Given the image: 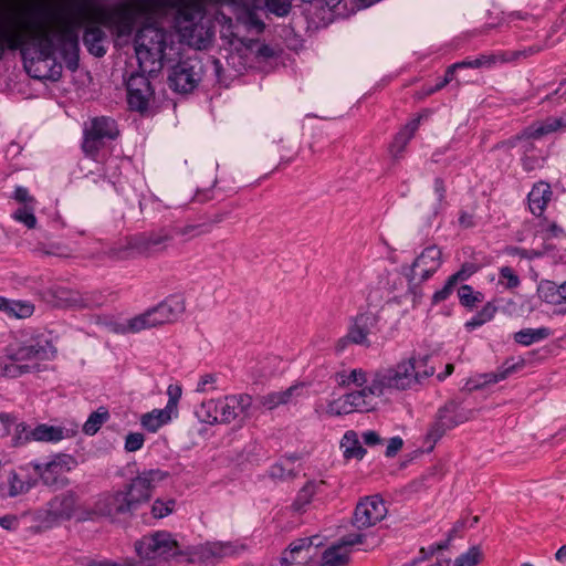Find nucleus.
Here are the masks:
<instances>
[{
	"label": "nucleus",
	"mask_w": 566,
	"mask_h": 566,
	"mask_svg": "<svg viewBox=\"0 0 566 566\" xmlns=\"http://www.w3.org/2000/svg\"><path fill=\"white\" fill-rule=\"evenodd\" d=\"M326 412L331 416H342L352 413L347 394L334 399L327 405Z\"/></svg>",
	"instance_id": "obj_52"
},
{
	"label": "nucleus",
	"mask_w": 566,
	"mask_h": 566,
	"mask_svg": "<svg viewBox=\"0 0 566 566\" xmlns=\"http://www.w3.org/2000/svg\"><path fill=\"white\" fill-rule=\"evenodd\" d=\"M411 138L412 136L410 135V133L401 129L395 136V139L390 146V153L392 154V156L396 158L399 157L403 153L407 144L410 142Z\"/></svg>",
	"instance_id": "obj_55"
},
{
	"label": "nucleus",
	"mask_w": 566,
	"mask_h": 566,
	"mask_svg": "<svg viewBox=\"0 0 566 566\" xmlns=\"http://www.w3.org/2000/svg\"><path fill=\"white\" fill-rule=\"evenodd\" d=\"M298 458L296 455L286 457L269 469V476L272 480L287 481L293 480L297 475L294 463Z\"/></svg>",
	"instance_id": "obj_30"
},
{
	"label": "nucleus",
	"mask_w": 566,
	"mask_h": 566,
	"mask_svg": "<svg viewBox=\"0 0 566 566\" xmlns=\"http://www.w3.org/2000/svg\"><path fill=\"white\" fill-rule=\"evenodd\" d=\"M220 221H222V218L218 217L213 220V223ZM167 228H170L171 240H174L175 237H180L184 239V241H189L202 234L209 233L212 229V222L172 224L167 226Z\"/></svg>",
	"instance_id": "obj_26"
},
{
	"label": "nucleus",
	"mask_w": 566,
	"mask_h": 566,
	"mask_svg": "<svg viewBox=\"0 0 566 566\" xmlns=\"http://www.w3.org/2000/svg\"><path fill=\"white\" fill-rule=\"evenodd\" d=\"M15 417L11 413H0V436H7L10 433L11 427H15Z\"/></svg>",
	"instance_id": "obj_64"
},
{
	"label": "nucleus",
	"mask_w": 566,
	"mask_h": 566,
	"mask_svg": "<svg viewBox=\"0 0 566 566\" xmlns=\"http://www.w3.org/2000/svg\"><path fill=\"white\" fill-rule=\"evenodd\" d=\"M552 332L548 327L523 328L514 333V342L522 346H531L534 343L544 340L551 336Z\"/></svg>",
	"instance_id": "obj_34"
},
{
	"label": "nucleus",
	"mask_w": 566,
	"mask_h": 566,
	"mask_svg": "<svg viewBox=\"0 0 566 566\" xmlns=\"http://www.w3.org/2000/svg\"><path fill=\"white\" fill-rule=\"evenodd\" d=\"M533 132L531 134L536 135L539 139L546 135L565 130L566 129V116L554 117L549 116L543 120H537L528 125Z\"/></svg>",
	"instance_id": "obj_29"
},
{
	"label": "nucleus",
	"mask_w": 566,
	"mask_h": 566,
	"mask_svg": "<svg viewBox=\"0 0 566 566\" xmlns=\"http://www.w3.org/2000/svg\"><path fill=\"white\" fill-rule=\"evenodd\" d=\"M109 418V412L105 407H99L96 411L92 412L85 423L83 424L84 433L94 436L102 424Z\"/></svg>",
	"instance_id": "obj_43"
},
{
	"label": "nucleus",
	"mask_w": 566,
	"mask_h": 566,
	"mask_svg": "<svg viewBox=\"0 0 566 566\" xmlns=\"http://www.w3.org/2000/svg\"><path fill=\"white\" fill-rule=\"evenodd\" d=\"M175 504V500L163 501L158 499L153 503L151 513L154 517L163 518L174 511Z\"/></svg>",
	"instance_id": "obj_56"
},
{
	"label": "nucleus",
	"mask_w": 566,
	"mask_h": 566,
	"mask_svg": "<svg viewBox=\"0 0 566 566\" xmlns=\"http://www.w3.org/2000/svg\"><path fill=\"white\" fill-rule=\"evenodd\" d=\"M335 379L342 387L350 384L361 387L367 382V375L363 369H353L348 374L346 371L336 373Z\"/></svg>",
	"instance_id": "obj_46"
},
{
	"label": "nucleus",
	"mask_w": 566,
	"mask_h": 566,
	"mask_svg": "<svg viewBox=\"0 0 566 566\" xmlns=\"http://www.w3.org/2000/svg\"><path fill=\"white\" fill-rule=\"evenodd\" d=\"M145 437L140 432H129L125 438V450L127 452H136L144 446Z\"/></svg>",
	"instance_id": "obj_59"
},
{
	"label": "nucleus",
	"mask_w": 566,
	"mask_h": 566,
	"mask_svg": "<svg viewBox=\"0 0 566 566\" xmlns=\"http://www.w3.org/2000/svg\"><path fill=\"white\" fill-rule=\"evenodd\" d=\"M136 552L144 559H169L179 555V547L172 535L168 532H156L143 536L135 544Z\"/></svg>",
	"instance_id": "obj_10"
},
{
	"label": "nucleus",
	"mask_w": 566,
	"mask_h": 566,
	"mask_svg": "<svg viewBox=\"0 0 566 566\" xmlns=\"http://www.w3.org/2000/svg\"><path fill=\"white\" fill-rule=\"evenodd\" d=\"M0 312L9 318L24 319L34 313V304L27 300H11L0 295Z\"/></svg>",
	"instance_id": "obj_25"
},
{
	"label": "nucleus",
	"mask_w": 566,
	"mask_h": 566,
	"mask_svg": "<svg viewBox=\"0 0 566 566\" xmlns=\"http://www.w3.org/2000/svg\"><path fill=\"white\" fill-rule=\"evenodd\" d=\"M543 156L541 150L527 154L521 157L522 167L525 171L531 172L542 167L543 165Z\"/></svg>",
	"instance_id": "obj_57"
},
{
	"label": "nucleus",
	"mask_w": 566,
	"mask_h": 566,
	"mask_svg": "<svg viewBox=\"0 0 566 566\" xmlns=\"http://www.w3.org/2000/svg\"><path fill=\"white\" fill-rule=\"evenodd\" d=\"M302 387L298 385H294L289 387L283 391H273L260 398V402L263 407L269 410H273L274 408L285 405L292 400V397L298 394Z\"/></svg>",
	"instance_id": "obj_32"
},
{
	"label": "nucleus",
	"mask_w": 566,
	"mask_h": 566,
	"mask_svg": "<svg viewBox=\"0 0 566 566\" xmlns=\"http://www.w3.org/2000/svg\"><path fill=\"white\" fill-rule=\"evenodd\" d=\"M33 437V441L40 442H59L70 437L69 430L60 426H50L46 423L38 424L30 432Z\"/></svg>",
	"instance_id": "obj_28"
},
{
	"label": "nucleus",
	"mask_w": 566,
	"mask_h": 566,
	"mask_svg": "<svg viewBox=\"0 0 566 566\" xmlns=\"http://www.w3.org/2000/svg\"><path fill=\"white\" fill-rule=\"evenodd\" d=\"M482 558V552L479 546L470 547L465 553L458 556L454 566H476Z\"/></svg>",
	"instance_id": "obj_50"
},
{
	"label": "nucleus",
	"mask_w": 566,
	"mask_h": 566,
	"mask_svg": "<svg viewBox=\"0 0 566 566\" xmlns=\"http://www.w3.org/2000/svg\"><path fill=\"white\" fill-rule=\"evenodd\" d=\"M164 324H170L159 305L148 308L144 313L136 315L127 321L125 331L129 333H139L144 329L154 328Z\"/></svg>",
	"instance_id": "obj_21"
},
{
	"label": "nucleus",
	"mask_w": 566,
	"mask_h": 566,
	"mask_svg": "<svg viewBox=\"0 0 566 566\" xmlns=\"http://www.w3.org/2000/svg\"><path fill=\"white\" fill-rule=\"evenodd\" d=\"M532 132H533V129L530 126H527L523 130H521V139H520L518 149H520V153L522 156L527 155V154H533V153H536L539 150V149H537V147L534 143L536 139H539V138L536 135L531 134Z\"/></svg>",
	"instance_id": "obj_49"
},
{
	"label": "nucleus",
	"mask_w": 566,
	"mask_h": 566,
	"mask_svg": "<svg viewBox=\"0 0 566 566\" xmlns=\"http://www.w3.org/2000/svg\"><path fill=\"white\" fill-rule=\"evenodd\" d=\"M476 271L478 266L474 263H464L459 271L449 277L458 284L460 281H467Z\"/></svg>",
	"instance_id": "obj_62"
},
{
	"label": "nucleus",
	"mask_w": 566,
	"mask_h": 566,
	"mask_svg": "<svg viewBox=\"0 0 566 566\" xmlns=\"http://www.w3.org/2000/svg\"><path fill=\"white\" fill-rule=\"evenodd\" d=\"M433 190L437 196V202L432 206L431 213L428 218L429 220L436 218L442 210L443 205L446 203L447 188L444 185V180L442 178H434Z\"/></svg>",
	"instance_id": "obj_48"
},
{
	"label": "nucleus",
	"mask_w": 566,
	"mask_h": 566,
	"mask_svg": "<svg viewBox=\"0 0 566 566\" xmlns=\"http://www.w3.org/2000/svg\"><path fill=\"white\" fill-rule=\"evenodd\" d=\"M32 429L30 426L25 424L24 422L17 423L14 428V434L12 438V444L14 447L23 446L30 441H33V437L30 432H32Z\"/></svg>",
	"instance_id": "obj_53"
},
{
	"label": "nucleus",
	"mask_w": 566,
	"mask_h": 566,
	"mask_svg": "<svg viewBox=\"0 0 566 566\" xmlns=\"http://www.w3.org/2000/svg\"><path fill=\"white\" fill-rule=\"evenodd\" d=\"M158 305L169 323L176 322L186 310L185 300L179 295H170Z\"/></svg>",
	"instance_id": "obj_35"
},
{
	"label": "nucleus",
	"mask_w": 566,
	"mask_h": 566,
	"mask_svg": "<svg viewBox=\"0 0 566 566\" xmlns=\"http://www.w3.org/2000/svg\"><path fill=\"white\" fill-rule=\"evenodd\" d=\"M499 275L501 283L505 280V287L509 290L515 289L521 284L518 275L510 266H502Z\"/></svg>",
	"instance_id": "obj_58"
},
{
	"label": "nucleus",
	"mask_w": 566,
	"mask_h": 566,
	"mask_svg": "<svg viewBox=\"0 0 566 566\" xmlns=\"http://www.w3.org/2000/svg\"><path fill=\"white\" fill-rule=\"evenodd\" d=\"M13 218L17 221L23 223L29 229H33L36 226V218L31 206L19 208L17 211H14Z\"/></svg>",
	"instance_id": "obj_54"
},
{
	"label": "nucleus",
	"mask_w": 566,
	"mask_h": 566,
	"mask_svg": "<svg viewBox=\"0 0 566 566\" xmlns=\"http://www.w3.org/2000/svg\"><path fill=\"white\" fill-rule=\"evenodd\" d=\"M442 252L437 245L426 248L420 255L413 261L406 274L408 281L411 283L419 277L420 282L430 279L441 266Z\"/></svg>",
	"instance_id": "obj_16"
},
{
	"label": "nucleus",
	"mask_w": 566,
	"mask_h": 566,
	"mask_svg": "<svg viewBox=\"0 0 566 566\" xmlns=\"http://www.w3.org/2000/svg\"><path fill=\"white\" fill-rule=\"evenodd\" d=\"M553 196L549 184L536 182L527 196L528 207L534 216H542Z\"/></svg>",
	"instance_id": "obj_24"
},
{
	"label": "nucleus",
	"mask_w": 566,
	"mask_h": 566,
	"mask_svg": "<svg viewBox=\"0 0 566 566\" xmlns=\"http://www.w3.org/2000/svg\"><path fill=\"white\" fill-rule=\"evenodd\" d=\"M473 416L471 409L462 407L461 402L450 400L439 408L434 422L430 426L427 433V440L437 443L447 431L468 421Z\"/></svg>",
	"instance_id": "obj_8"
},
{
	"label": "nucleus",
	"mask_w": 566,
	"mask_h": 566,
	"mask_svg": "<svg viewBox=\"0 0 566 566\" xmlns=\"http://www.w3.org/2000/svg\"><path fill=\"white\" fill-rule=\"evenodd\" d=\"M171 242L170 228L166 226L130 237L125 245L111 249L109 255L116 260L149 258L165 252Z\"/></svg>",
	"instance_id": "obj_4"
},
{
	"label": "nucleus",
	"mask_w": 566,
	"mask_h": 566,
	"mask_svg": "<svg viewBox=\"0 0 566 566\" xmlns=\"http://www.w3.org/2000/svg\"><path fill=\"white\" fill-rule=\"evenodd\" d=\"M77 467V460L66 453H57L45 463L35 462L33 469L40 476L44 485L57 489H63L70 484L69 478L64 473L71 472Z\"/></svg>",
	"instance_id": "obj_6"
},
{
	"label": "nucleus",
	"mask_w": 566,
	"mask_h": 566,
	"mask_svg": "<svg viewBox=\"0 0 566 566\" xmlns=\"http://www.w3.org/2000/svg\"><path fill=\"white\" fill-rule=\"evenodd\" d=\"M387 515V507L379 495L360 500L354 511L353 524L361 530L376 525Z\"/></svg>",
	"instance_id": "obj_15"
},
{
	"label": "nucleus",
	"mask_w": 566,
	"mask_h": 566,
	"mask_svg": "<svg viewBox=\"0 0 566 566\" xmlns=\"http://www.w3.org/2000/svg\"><path fill=\"white\" fill-rule=\"evenodd\" d=\"M55 348L49 339H38L34 343L19 347L11 356L12 361L3 368V375L7 377H18L31 370L28 364H21L25 359H50L54 356Z\"/></svg>",
	"instance_id": "obj_7"
},
{
	"label": "nucleus",
	"mask_w": 566,
	"mask_h": 566,
	"mask_svg": "<svg viewBox=\"0 0 566 566\" xmlns=\"http://www.w3.org/2000/svg\"><path fill=\"white\" fill-rule=\"evenodd\" d=\"M524 366V360L515 361L514 358L506 359L496 373L489 375V382H497L507 378L511 374L521 369Z\"/></svg>",
	"instance_id": "obj_47"
},
{
	"label": "nucleus",
	"mask_w": 566,
	"mask_h": 566,
	"mask_svg": "<svg viewBox=\"0 0 566 566\" xmlns=\"http://www.w3.org/2000/svg\"><path fill=\"white\" fill-rule=\"evenodd\" d=\"M196 417L200 422L213 424L219 422L218 405L217 400L210 399L202 401L195 411Z\"/></svg>",
	"instance_id": "obj_41"
},
{
	"label": "nucleus",
	"mask_w": 566,
	"mask_h": 566,
	"mask_svg": "<svg viewBox=\"0 0 566 566\" xmlns=\"http://www.w3.org/2000/svg\"><path fill=\"white\" fill-rule=\"evenodd\" d=\"M56 304L73 308H94L102 305V296L95 293L82 294L76 291L57 289L55 291Z\"/></svg>",
	"instance_id": "obj_20"
},
{
	"label": "nucleus",
	"mask_w": 566,
	"mask_h": 566,
	"mask_svg": "<svg viewBox=\"0 0 566 566\" xmlns=\"http://www.w3.org/2000/svg\"><path fill=\"white\" fill-rule=\"evenodd\" d=\"M203 75V65L197 56H188L171 66L167 83L178 94H189L199 85Z\"/></svg>",
	"instance_id": "obj_5"
},
{
	"label": "nucleus",
	"mask_w": 566,
	"mask_h": 566,
	"mask_svg": "<svg viewBox=\"0 0 566 566\" xmlns=\"http://www.w3.org/2000/svg\"><path fill=\"white\" fill-rule=\"evenodd\" d=\"M98 19L104 27L115 30L118 36H128L134 30L135 14L128 6L102 11Z\"/></svg>",
	"instance_id": "obj_18"
},
{
	"label": "nucleus",
	"mask_w": 566,
	"mask_h": 566,
	"mask_svg": "<svg viewBox=\"0 0 566 566\" xmlns=\"http://www.w3.org/2000/svg\"><path fill=\"white\" fill-rule=\"evenodd\" d=\"M240 548L243 546L232 542H212L206 544L203 554L207 557L223 558L237 554Z\"/></svg>",
	"instance_id": "obj_38"
},
{
	"label": "nucleus",
	"mask_w": 566,
	"mask_h": 566,
	"mask_svg": "<svg viewBox=\"0 0 566 566\" xmlns=\"http://www.w3.org/2000/svg\"><path fill=\"white\" fill-rule=\"evenodd\" d=\"M455 285H457V283L453 282L450 277H448L444 286L441 290H438L432 295V300H431L432 305H436V304H439V303L446 301L453 292Z\"/></svg>",
	"instance_id": "obj_60"
},
{
	"label": "nucleus",
	"mask_w": 566,
	"mask_h": 566,
	"mask_svg": "<svg viewBox=\"0 0 566 566\" xmlns=\"http://www.w3.org/2000/svg\"><path fill=\"white\" fill-rule=\"evenodd\" d=\"M340 447L343 448V454L346 459L360 460L366 453V450L363 448L354 431H347L344 434Z\"/></svg>",
	"instance_id": "obj_37"
},
{
	"label": "nucleus",
	"mask_w": 566,
	"mask_h": 566,
	"mask_svg": "<svg viewBox=\"0 0 566 566\" xmlns=\"http://www.w3.org/2000/svg\"><path fill=\"white\" fill-rule=\"evenodd\" d=\"M314 538L315 537L297 538L287 546L286 552H289L291 556H295L296 554L301 553L304 549H310L311 546L314 544Z\"/></svg>",
	"instance_id": "obj_61"
},
{
	"label": "nucleus",
	"mask_w": 566,
	"mask_h": 566,
	"mask_svg": "<svg viewBox=\"0 0 566 566\" xmlns=\"http://www.w3.org/2000/svg\"><path fill=\"white\" fill-rule=\"evenodd\" d=\"M167 475V472L159 469L144 470L125 485L124 489L136 510L151 499L156 485Z\"/></svg>",
	"instance_id": "obj_12"
},
{
	"label": "nucleus",
	"mask_w": 566,
	"mask_h": 566,
	"mask_svg": "<svg viewBox=\"0 0 566 566\" xmlns=\"http://www.w3.org/2000/svg\"><path fill=\"white\" fill-rule=\"evenodd\" d=\"M106 39L105 31L97 25H90L84 30L83 43L87 51L96 57H102L106 54V48L104 46Z\"/></svg>",
	"instance_id": "obj_27"
},
{
	"label": "nucleus",
	"mask_w": 566,
	"mask_h": 566,
	"mask_svg": "<svg viewBox=\"0 0 566 566\" xmlns=\"http://www.w3.org/2000/svg\"><path fill=\"white\" fill-rule=\"evenodd\" d=\"M523 54V52H505L501 51L497 53L492 54H481L478 57H475L476 63H479L478 69L486 67L490 69L497 63H509L514 62L520 59V55Z\"/></svg>",
	"instance_id": "obj_36"
},
{
	"label": "nucleus",
	"mask_w": 566,
	"mask_h": 566,
	"mask_svg": "<svg viewBox=\"0 0 566 566\" xmlns=\"http://www.w3.org/2000/svg\"><path fill=\"white\" fill-rule=\"evenodd\" d=\"M537 292L542 301L552 305H559L566 312V281L559 285L549 280L542 281L538 284Z\"/></svg>",
	"instance_id": "obj_23"
},
{
	"label": "nucleus",
	"mask_w": 566,
	"mask_h": 566,
	"mask_svg": "<svg viewBox=\"0 0 566 566\" xmlns=\"http://www.w3.org/2000/svg\"><path fill=\"white\" fill-rule=\"evenodd\" d=\"M370 384L361 390H356L347 394L350 411H369L374 408L373 397H380L381 395L369 391Z\"/></svg>",
	"instance_id": "obj_31"
},
{
	"label": "nucleus",
	"mask_w": 566,
	"mask_h": 566,
	"mask_svg": "<svg viewBox=\"0 0 566 566\" xmlns=\"http://www.w3.org/2000/svg\"><path fill=\"white\" fill-rule=\"evenodd\" d=\"M463 526H464V522H458L457 525L450 532L449 538L447 541L431 545L428 548V551L422 547L420 549V555H421L420 557H417V558L412 559L411 562L403 564L402 566H417V564L419 562L427 559L429 556L433 555L437 551H442V549L448 548L452 534L455 533L459 527H463Z\"/></svg>",
	"instance_id": "obj_45"
},
{
	"label": "nucleus",
	"mask_w": 566,
	"mask_h": 566,
	"mask_svg": "<svg viewBox=\"0 0 566 566\" xmlns=\"http://www.w3.org/2000/svg\"><path fill=\"white\" fill-rule=\"evenodd\" d=\"M138 2L140 10L145 13L154 12L158 9L170 8L176 10V23L195 24L196 20L201 17V7L188 0H135Z\"/></svg>",
	"instance_id": "obj_13"
},
{
	"label": "nucleus",
	"mask_w": 566,
	"mask_h": 566,
	"mask_svg": "<svg viewBox=\"0 0 566 566\" xmlns=\"http://www.w3.org/2000/svg\"><path fill=\"white\" fill-rule=\"evenodd\" d=\"M135 511L133 501H130L125 489H123L99 494L94 504V512H86V516L81 517V520L91 518L92 515L114 520L119 516H132Z\"/></svg>",
	"instance_id": "obj_9"
},
{
	"label": "nucleus",
	"mask_w": 566,
	"mask_h": 566,
	"mask_svg": "<svg viewBox=\"0 0 566 566\" xmlns=\"http://www.w3.org/2000/svg\"><path fill=\"white\" fill-rule=\"evenodd\" d=\"M116 122L106 116L95 117L91 120L90 127L84 130V140L82 148L84 153L94 157L106 140H113L118 136Z\"/></svg>",
	"instance_id": "obj_11"
},
{
	"label": "nucleus",
	"mask_w": 566,
	"mask_h": 566,
	"mask_svg": "<svg viewBox=\"0 0 566 566\" xmlns=\"http://www.w3.org/2000/svg\"><path fill=\"white\" fill-rule=\"evenodd\" d=\"M168 38H171V34L153 24H146L137 31L134 48L143 72L151 74L163 69Z\"/></svg>",
	"instance_id": "obj_3"
},
{
	"label": "nucleus",
	"mask_w": 566,
	"mask_h": 566,
	"mask_svg": "<svg viewBox=\"0 0 566 566\" xmlns=\"http://www.w3.org/2000/svg\"><path fill=\"white\" fill-rule=\"evenodd\" d=\"M78 15L69 19H55L44 10L35 9L31 12L24 24V32H17L8 28L4 15L0 12V61L7 50H21L25 59L29 51H33L28 73L38 80L56 82L62 76V64L55 59L59 52L66 67L74 72L78 69L80 44L78 30L83 25V6L77 8Z\"/></svg>",
	"instance_id": "obj_1"
},
{
	"label": "nucleus",
	"mask_w": 566,
	"mask_h": 566,
	"mask_svg": "<svg viewBox=\"0 0 566 566\" xmlns=\"http://www.w3.org/2000/svg\"><path fill=\"white\" fill-rule=\"evenodd\" d=\"M324 484V481L318 483L315 481H308L297 493V496L293 503L296 511H302L312 500L317 489Z\"/></svg>",
	"instance_id": "obj_44"
},
{
	"label": "nucleus",
	"mask_w": 566,
	"mask_h": 566,
	"mask_svg": "<svg viewBox=\"0 0 566 566\" xmlns=\"http://www.w3.org/2000/svg\"><path fill=\"white\" fill-rule=\"evenodd\" d=\"M170 420L171 412H169L166 408L154 409L150 412H146L142 416L140 424L145 430L154 433Z\"/></svg>",
	"instance_id": "obj_33"
},
{
	"label": "nucleus",
	"mask_w": 566,
	"mask_h": 566,
	"mask_svg": "<svg viewBox=\"0 0 566 566\" xmlns=\"http://www.w3.org/2000/svg\"><path fill=\"white\" fill-rule=\"evenodd\" d=\"M458 297L460 304L469 310H473L484 300L483 293L474 291L473 287L468 284H463L458 289Z\"/></svg>",
	"instance_id": "obj_42"
},
{
	"label": "nucleus",
	"mask_w": 566,
	"mask_h": 566,
	"mask_svg": "<svg viewBox=\"0 0 566 566\" xmlns=\"http://www.w3.org/2000/svg\"><path fill=\"white\" fill-rule=\"evenodd\" d=\"M429 360V355L419 358L412 356L392 367L377 370L370 381L369 391L384 395L389 389H417L426 379L434 375L436 368L428 365Z\"/></svg>",
	"instance_id": "obj_2"
},
{
	"label": "nucleus",
	"mask_w": 566,
	"mask_h": 566,
	"mask_svg": "<svg viewBox=\"0 0 566 566\" xmlns=\"http://www.w3.org/2000/svg\"><path fill=\"white\" fill-rule=\"evenodd\" d=\"M146 72H133L126 80L127 103L132 111L144 114L148 111L149 102L155 91Z\"/></svg>",
	"instance_id": "obj_14"
},
{
	"label": "nucleus",
	"mask_w": 566,
	"mask_h": 566,
	"mask_svg": "<svg viewBox=\"0 0 566 566\" xmlns=\"http://www.w3.org/2000/svg\"><path fill=\"white\" fill-rule=\"evenodd\" d=\"M499 308L500 307L495 304V301L488 302L471 319L465 323V328L468 331H473L490 322L495 316Z\"/></svg>",
	"instance_id": "obj_40"
},
{
	"label": "nucleus",
	"mask_w": 566,
	"mask_h": 566,
	"mask_svg": "<svg viewBox=\"0 0 566 566\" xmlns=\"http://www.w3.org/2000/svg\"><path fill=\"white\" fill-rule=\"evenodd\" d=\"M349 554L342 545H333L324 551L321 566H347Z\"/></svg>",
	"instance_id": "obj_39"
},
{
	"label": "nucleus",
	"mask_w": 566,
	"mask_h": 566,
	"mask_svg": "<svg viewBox=\"0 0 566 566\" xmlns=\"http://www.w3.org/2000/svg\"><path fill=\"white\" fill-rule=\"evenodd\" d=\"M219 422L230 423L240 416H245L252 405V397L247 394L230 395L217 399Z\"/></svg>",
	"instance_id": "obj_19"
},
{
	"label": "nucleus",
	"mask_w": 566,
	"mask_h": 566,
	"mask_svg": "<svg viewBox=\"0 0 566 566\" xmlns=\"http://www.w3.org/2000/svg\"><path fill=\"white\" fill-rule=\"evenodd\" d=\"M34 486V482L23 481L17 473L9 476V495L17 496L27 493Z\"/></svg>",
	"instance_id": "obj_51"
},
{
	"label": "nucleus",
	"mask_w": 566,
	"mask_h": 566,
	"mask_svg": "<svg viewBox=\"0 0 566 566\" xmlns=\"http://www.w3.org/2000/svg\"><path fill=\"white\" fill-rule=\"evenodd\" d=\"M167 395L168 402L165 408L172 413L174 411H177L178 401L181 397V388L176 385H169L167 389Z\"/></svg>",
	"instance_id": "obj_63"
},
{
	"label": "nucleus",
	"mask_w": 566,
	"mask_h": 566,
	"mask_svg": "<svg viewBox=\"0 0 566 566\" xmlns=\"http://www.w3.org/2000/svg\"><path fill=\"white\" fill-rule=\"evenodd\" d=\"M80 495L74 490H67L53 496L46 503V516L52 521H70L80 509Z\"/></svg>",
	"instance_id": "obj_17"
},
{
	"label": "nucleus",
	"mask_w": 566,
	"mask_h": 566,
	"mask_svg": "<svg viewBox=\"0 0 566 566\" xmlns=\"http://www.w3.org/2000/svg\"><path fill=\"white\" fill-rule=\"evenodd\" d=\"M377 316L373 313H361L356 316L354 324L349 328L347 339L357 345L369 346L367 336L377 325Z\"/></svg>",
	"instance_id": "obj_22"
}]
</instances>
